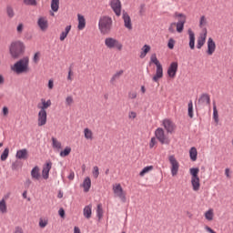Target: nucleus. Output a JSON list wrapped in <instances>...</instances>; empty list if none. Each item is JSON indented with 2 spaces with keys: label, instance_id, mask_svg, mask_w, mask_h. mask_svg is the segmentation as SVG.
<instances>
[{
  "label": "nucleus",
  "instance_id": "obj_34",
  "mask_svg": "<svg viewBox=\"0 0 233 233\" xmlns=\"http://www.w3.org/2000/svg\"><path fill=\"white\" fill-rule=\"evenodd\" d=\"M51 140H52V147H53V148H56V150H60V148H61V142H59L57 140V138H56V137H52Z\"/></svg>",
  "mask_w": 233,
  "mask_h": 233
},
{
  "label": "nucleus",
  "instance_id": "obj_3",
  "mask_svg": "<svg viewBox=\"0 0 233 233\" xmlns=\"http://www.w3.org/2000/svg\"><path fill=\"white\" fill-rule=\"evenodd\" d=\"M29 59L28 57H24L14 64L11 66V70L15 74H26L28 72Z\"/></svg>",
  "mask_w": 233,
  "mask_h": 233
},
{
  "label": "nucleus",
  "instance_id": "obj_12",
  "mask_svg": "<svg viewBox=\"0 0 233 233\" xmlns=\"http://www.w3.org/2000/svg\"><path fill=\"white\" fill-rule=\"evenodd\" d=\"M177 62H172L167 68V76L168 77H176V74H177Z\"/></svg>",
  "mask_w": 233,
  "mask_h": 233
},
{
  "label": "nucleus",
  "instance_id": "obj_29",
  "mask_svg": "<svg viewBox=\"0 0 233 233\" xmlns=\"http://www.w3.org/2000/svg\"><path fill=\"white\" fill-rule=\"evenodd\" d=\"M124 72L125 71H123V70H119L115 75H113V76L110 79L111 85H114V83H116V81H117V79H119V77H121V76H123Z\"/></svg>",
  "mask_w": 233,
  "mask_h": 233
},
{
  "label": "nucleus",
  "instance_id": "obj_6",
  "mask_svg": "<svg viewBox=\"0 0 233 233\" xmlns=\"http://www.w3.org/2000/svg\"><path fill=\"white\" fill-rule=\"evenodd\" d=\"M168 161L171 165V176H177V172H179V162H177V159H176L174 155L168 157Z\"/></svg>",
  "mask_w": 233,
  "mask_h": 233
},
{
  "label": "nucleus",
  "instance_id": "obj_49",
  "mask_svg": "<svg viewBox=\"0 0 233 233\" xmlns=\"http://www.w3.org/2000/svg\"><path fill=\"white\" fill-rule=\"evenodd\" d=\"M205 25H207V18L205 17V15H202L199 20L200 28H203V26H205Z\"/></svg>",
  "mask_w": 233,
  "mask_h": 233
},
{
  "label": "nucleus",
  "instance_id": "obj_56",
  "mask_svg": "<svg viewBox=\"0 0 233 233\" xmlns=\"http://www.w3.org/2000/svg\"><path fill=\"white\" fill-rule=\"evenodd\" d=\"M128 117L129 119H136V117H137V114H136L134 111H131L129 112Z\"/></svg>",
  "mask_w": 233,
  "mask_h": 233
},
{
  "label": "nucleus",
  "instance_id": "obj_47",
  "mask_svg": "<svg viewBox=\"0 0 233 233\" xmlns=\"http://www.w3.org/2000/svg\"><path fill=\"white\" fill-rule=\"evenodd\" d=\"M93 176L95 179H97L99 177V167H97V166H95L93 167Z\"/></svg>",
  "mask_w": 233,
  "mask_h": 233
},
{
  "label": "nucleus",
  "instance_id": "obj_8",
  "mask_svg": "<svg viewBox=\"0 0 233 233\" xmlns=\"http://www.w3.org/2000/svg\"><path fill=\"white\" fill-rule=\"evenodd\" d=\"M113 12L116 14V17L121 15V1L120 0H110L109 3Z\"/></svg>",
  "mask_w": 233,
  "mask_h": 233
},
{
  "label": "nucleus",
  "instance_id": "obj_58",
  "mask_svg": "<svg viewBox=\"0 0 233 233\" xmlns=\"http://www.w3.org/2000/svg\"><path fill=\"white\" fill-rule=\"evenodd\" d=\"M74 177H76V174L74 173V171H71L67 177V178L72 181L74 180Z\"/></svg>",
  "mask_w": 233,
  "mask_h": 233
},
{
  "label": "nucleus",
  "instance_id": "obj_54",
  "mask_svg": "<svg viewBox=\"0 0 233 233\" xmlns=\"http://www.w3.org/2000/svg\"><path fill=\"white\" fill-rule=\"evenodd\" d=\"M155 146H156V137H152L149 142V148H154Z\"/></svg>",
  "mask_w": 233,
  "mask_h": 233
},
{
  "label": "nucleus",
  "instance_id": "obj_18",
  "mask_svg": "<svg viewBox=\"0 0 233 233\" xmlns=\"http://www.w3.org/2000/svg\"><path fill=\"white\" fill-rule=\"evenodd\" d=\"M189 35V48L194 50L196 48V35L192 32V29H188Z\"/></svg>",
  "mask_w": 233,
  "mask_h": 233
},
{
  "label": "nucleus",
  "instance_id": "obj_52",
  "mask_svg": "<svg viewBox=\"0 0 233 233\" xmlns=\"http://www.w3.org/2000/svg\"><path fill=\"white\" fill-rule=\"evenodd\" d=\"M74 103V98L72 96H67L66 98V104L70 106V105H72Z\"/></svg>",
  "mask_w": 233,
  "mask_h": 233
},
{
  "label": "nucleus",
  "instance_id": "obj_33",
  "mask_svg": "<svg viewBox=\"0 0 233 233\" xmlns=\"http://www.w3.org/2000/svg\"><path fill=\"white\" fill-rule=\"evenodd\" d=\"M152 170H154V166H147L140 171L139 176H141V177H143V176H145V174H148V172H150Z\"/></svg>",
  "mask_w": 233,
  "mask_h": 233
},
{
  "label": "nucleus",
  "instance_id": "obj_32",
  "mask_svg": "<svg viewBox=\"0 0 233 233\" xmlns=\"http://www.w3.org/2000/svg\"><path fill=\"white\" fill-rule=\"evenodd\" d=\"M213 119L215 123H219V116L218 114V107L216 106V102L213 103Z\"/></svg>",
  "mask_w": 233,
  "mask_h": 233
},
{
  "label": "nucleus",
  "instance_id": "obj_4",
  "mask_svg": "<svg viewBox=\"0 0 233 233\" xmlns=\"http://www.w3.org/2000/svg\"><path fill=\"white\" fill-rule=\"evenodd\" d=\"M105 46L109 50H118L119 52L123 50V44L114 37H106L105 39Z\"/></svg>",
  "mask_w": 233,
  "mask_h": 233
},
{
  "label": "nucleus",
  "instance_id": "obj_46",
  "mask_svg": "<svg viewBox=\"0 0 233 233\" xmlns=\"http://www.w3.org/2000/svg\"><path fill=\"white\" fill-rule=\"evenodd\" d=\"M25 5H27L28 6H37V1L36 0H24Z\"/></svg>",
  "mask_w": 233,
  "mask_h": 233
},
{
  "label": "nucleus",
  "instance_id": "obj_36",
  "mask_svg": "<svg viewBox=\"0 0 233 233\" xmlns=\"http://www.w3.org/2000/svg\"><path fill=\"white\" fill-rule=\"evenodd\" d=\"M84 136L86 137V139H90L92 140L94 138V134L92 133V130H90L89 128H85L84 129Z\"/></svg>",
  "mask_w": 233,
  "mask_h": 233
},
{
  "label": "nucleus",
  "instance_id": "obj_40",
  "mask_svg": "<svg viewBox=\"0 0 233 233\" xmlns=\"http://www.w3.org/2000/svg\"><path fill=\"white\" fill-rule=\"evenodd\" d=\"M205 218L208 219V221H212V219H214V211L212 209H208L205 213Z\"/></svg>",
  "mask_w": 233,
  "mask_h": 233
},
{
  "label": "nucleus",
  "instance_id": "obj_28",
  "mask_svg": "<svg viewBox=\"0 0 233 233\" xmlns=\"http://www.w3.org/2000/svg\"><path fill=\"white\" fill-rule=\"evenodd\" d=\"M189 157L191 161H197L198 160V149L193 147L189 150Z\"/></svg>",
  "mask_w": 233,
  "mask_h": 233
},
{
  "label": "nucleus",
  "instance_id": "obj_13",
  "mask_svg": "<svg viewBox=\"0 0 233 233\" xmlns=\"http://www.w3.org/2000/svg\"><path fill=\"white\" fill-rule=\"evenodd\" d=\"M50 170H52V162H47L46 165H44L42 170V177L44 179H48L50 176Z\"/></svg>",
  "mask_w": 233,
  "mask_h": 233
},
{
  "label": "nucleus",
  "instance_id": "obj_24",
  "mask_svg": "<svg viewBox=\"0 0 233 233\" xmlns=\"http://www.w3.org/2000/svg\"><path fill=\"white\" fill-rule=\"evenodd\" d=\"M78 17V25L77 28L78 30H83L85 26H86V21L85 20V16L81 15H77Z\"/></svg>",
  "mask_w": 233,
  "mask_h": 233
},
{
  "label": "nucleus",
  "instance_id": "obj_19",
  "mask_svg": "<svg viewBox=\"0 0 233 233\" xmlns=\"http://www.w3.org/2000/svg\"><path fill=\"white\" fill-rule=\"evenodd\" d=\"M163 77V66H157L156 75L153 76V81L157 83Z\"/></svg>",
  "mask_w": 233,
  "mask_h": 233
},
{
  "label": "nucleus",
  "instance_id": "obj_62",
  "mask_svg": "<svg viewBox=\"0 0 233 233\" xmlns=\"http://www.w3.org/2000/svg\"><path fill=\"white\" fill-rule=\"evenodd\" d=\"M14 233H23V228H21V227L15 228Z\"/></svg>",
  "mask_w": 233,
  "mask_h": 233
},
{
  "label": "nucleus",
  "instance_id": "obj_50",
  "mask_svg": "<svg viewBox=\"0 0 233 233\" xmlns=\"http://www.w3.org/2000/svg\"><path fill=\"white\" fill-rule=\"evenodd\" d=\"M72 76H74V72L72 71V67H69L67 81H70V82L74 81V77H72Z\"/></svg>",
  "mask_w": 233,
  "mask_h": 233
},
{
  "label": "nucleus",
  "instance_id": "obj_53",
  "mask_svg": "<svg viewBox=\"0 0 233 233\" xmlns=\"http://www.w3.org/2000/svg\"><path fill=\"white\" fill-rule=\"evenodd\" d=\"M136 97H137V93H136V92H129L128 93V98L129 99H136Z\"/></svg>",
  "mask_w": 233,
  "mask_h": 233
},
{
  "label": "nucleus",
  "instance_id": "obj_44",
  "mask_svg": "<svg viewBox=\"0 0 233 233\" xmlns=\"http://www.w3.org/2000/svg\"><path fill=\"white\" fill-rule=\"evenodd\" d=\"M175 17L178 18V21H184L187 22V15L183 13H175Z\"/></svg>",
  "mask_w": 233,
  "mask_h": 233
},
{
  "label": "nucleus",
  "instance_id": "obj_63",
  "mask_svg": "<svg viewBox=\"0 0 233 233\" xmlns=\"http://www.w3.org/2000/svg\"><path fill=\"white\" fill-rule=\"evenodd\" d=\"M58 214H59L60 218H65V209L60 208L58 210Z\"/></svg>",
  "mask_w": 233,
  "mask_h": 233
},
{
  "label": "nucleus",
  "instance_id": "obj_43",
  "mask_svg": "<svg viewBox=\"0 0 233 233\" xmlns=\"http://www.w3.org/2000/svg\"><path fill=\"white\" fill-rule=\"evenodd\" d=\"M0 212L2 214H6V202L5 201V198L0 201Z\"/></svg>",
  "mask_w": 233,
  "mask_h": 233
},
{
  "label": "nucleus",
  "instance_id": "obj_39",
  "mask_svg": "<svg viewBox=\"0 0 233 233\" xmlns=\"http://www.w3.org/2000/svg\"><path fill=\"white\" fill-rule=\"evenodd\" d=\"M96 218H98V219H103V206H101V204L97 205L96 208Z\"/></svg>",
  "mask_w": 233,
  "mask_h": 233
},
{
  "label": "nucleus",
  "instance_id": "obj_23",
  "mask_svg": "<svg viewBox=\"0 0 233 233\" xmlns=\"http://www.w3.org/2000/svg\"><path fill=\"white\" fill-rule=\"evenodd\" d=\"M31 177L33 179L39 180L41 178V173H39V167L35 166L31 170Z\"/></svg>",
  "mask_w": 233,
  "mask_h": 233
},
{
  "label": "nucleus",
  "instance_id": "obj_31",
  "mask_svg": "<svg viewBox=\"0 0 233 233\" xmlns=\"http://www.w3.org/2000/svg\"><path fill=\"white\" fill-rule=\"evenodd\" d=\"M187 114L191 119L194 117V104L192 103V100H190L187 104Z\"/></svg>",
  "mask_w": 233,
  "mask_h": 233
},
{
  "label": "nucleus",
  "instance_id": "obj_60",
  "mask_svg": "<svg viewBox=\"0 0 233 233\" xmlns=\"http://www.w3.org/2000/svg\"><path fill=\"white\" fill-rule=\"evenodd\" d=\"M23 26H24L23 24H19L17 25L16 30H17L18 34L23 33Z\"/></svg>",
  "mask_w": 233,
  "mask_h": 233
},
{
  "label": "nucleus",
  "instance_id": "obj_9",
  "mask_svg": "<svg viewBox=\"0 0 233 233\" xmlns=\"http://www.w3.org/2000/svg\"><path fill=\"white\" fill-rule=\"evenodd\" d=\"M162 126L164 127L165 130H167V134H172L176 128L174 122L168 118H166L162 121Z\"/></svg>",
  "mask_w": 233,
  "mask_h": 233
},
{
  "label": "nucleus",
  "instance_id": "obj_41",
  "mask_svg": "<svg viewBox=\"0 0 233 233\" xmlns=\"http://www.w3.org/2000/svg\"><path fill=\"white\" fill-rule=\"evenodd\" d=\"M8 154H10V149L6 147L0 157L1 161H6V159H8Z\"/></svg>",
  "mask_w": 233,
  "mask_h": 233
},
{
  "label": "nucleus",
  "instance_id": "obj_35",
  "mask_svg": "<svg viewBox=\"0 0 233 233\" xmlns=\"http://www.w3.org/2000/svg\"><path fill=\"white\" fill-rule=\"evenodd\" d=\"M189 174H191V178L199 177V176H198V174H199V168H198V167H191L189 169Z\"/></svg>",
  "mask_w": 233,
  "mask_h": 233
},
{
  "label": "nucleus",
  "instance_id": "obj_42",
  "mask_svg": "<svg viewBox=\"0 0 233 233\" xmlns=\"http://www.w3.org/2000/svg\"><path fill=\"white\" fill-rule=\"evenodd\" d=\"M70 152H72V148L70 147H66L63 151L60 152V157H66V156H69Z\"/></svg>",
  "mask_w": 233,
  "mask_h": 233
},
{
  "label": "nucleus",
  "instance_id": "obj_55",
  "mask_svg": "<svg viewBox=\"0 0 233 233\" xmlns=\"http://www.w3.org/2000/svg\"><path fill=\"white\" fill-rule=\"evenodd\" d=\"M142 50H143V52H144L145 54H148V52H150V46L145 45V46H143Z\"/></svg>",
  "mask_w": 233,
  "mask_h": 233
},
{
  "label": "nucleus",
  "instance_id": "obj_15",
  "mask_svg": "<svg viewBox=\"0 0 233 233\" xmlns=\"http://www.w3.org/2000/svg\"><path fill=\"white\" fill-rule=\"evenodd\" d=\"M41 103L42 106L41 104L37 105V108H39L41 112H46V108L52 106V101L50 99L46 101L45 98H42Z\"/></svg>",
  "mask_w": 233,
  "mask_h": 233
},
{
  "label": "nucleus",
  "instance_id": "obj_51",
  "mask_svg": "<svg viewBox=\"0 0 233 233\" xmlns=\"http://www.w3.org/2000/svg\"><path fill=\"white\" fill-rule=\"evenodd\" d=\"M48 225V221L43 220V218H40L39 220V227L40 228H45Z\"/></svg>",
  "mask_w": 233,
  "mask_h": 233
},
{
  "label": "nucleus",
  "instance_id": "obj_27",
  "mask_svg": "<svg viewBox=\"0 0 233 233\" xmlns=\"http://www.w3.org/2000/svg\"><path fill=\"white\" fill-rule=\"evenodd\" d=\"M83 214L86 218V219H90L92 218V206H86L84 208Z\"/></svg>",
  "mask_w": 233,
  "mask_h": 233
},
{
  "label": "nucleus",
  "instance_id": "obj_10",
  "mask_svg": "<svg viewBox=\"0 0 233 233\" xmlns=\"http://www.w3.org/2000/svg\"><path fill=\"white\" fill-rule=\"evenodd\" d=\"M37 25L42 32L48 30V19L46 16H40L37 20Z\"/></svg>",
  "mask_w": 233,
  "mask_h": 233
},
{
  "label": "nucleus",
  "instance_id": "obj_48",
  "mask_svg": "<svg viewBox=\"0 0 233 233\" xmlns=\"http://www.w3.org/2000/svg\"><path fill=\"white\" fill-rule=\"evenodd\" d=\"M174 45H176V40H174L173 38H170L167 43V46L169 50H174Z\"/></svg>",
  "mask_w": 233,
  "mask_h": 233
},
{
  "label": "nucleus",
  "instance_id": "obj_45",
  "mask_svg": "<svg viewBox=\"0 0 233 233\" xmlns=\"http://www.w3.org/2000/svg\"><path fill=\"white\" fill-rule=\"evenodd\" d=\"M150 61L151 63H154L156 66H161V63H159V60H157V56H156V54L151 55Z\"/></svg>",
  "mask_w": 233,
  "mask_h": 233
},
{
  "label": "nucleus",
  "instance_id": "obj_30",
  "mask_svg": "<svg viewBox=\"0 0 233 233\" xmlns=\"http://www.w3.org/2000/svg\"><path fill=\"white\" fill-rule=\"evenodd\" d=\"M185 23L184 21H177V23H175L176 26H177V32L178 34H181L183 32V30L185 29Z\"/></svg>",
  "mask_w": 233,
  "mask_h": 233
},
{
  "label": "nucleus",
  "instance_id": "obj_26",
  "mask_svg": "<svg viewBox=\"0 0 233 233\" xmlns=\"http://www.w3.org/2000/svg\"><path fill=\"white\" fill-rule=\"evenodd\" d=\"M191 185L193 187V190L198 192V190H199V187H201V184L199 183V177L191 178Z\"/></svg>",
  "mask_w": 233,
  "mask_h": 233
},
{
  "label": "nucleus",
  "instance_id": "obj_5",
  "mask_svg": "<svg viewBox=\"0 0 233 233\" xmlns=\"http://www.w3.org/2000/svg\"><path fill=\"white\" fill-rule=\"evenodd\" d=\"M155 136L161 145H168L170 143V140H168V137L165 135V130L162 127L156 129Z\"/></svg>",
  "mask_w": 233,
  "mask_h": 233
},
{
  "label": "nucleus",
  "instance_id": "obj_38",
  "mask_svg": "<svg viewBox=\"0 0 233 233\" xmlns=\"http://www.w3.org/2000/svg\"><path fill=\"white\" fill-rule=\"evenodd\" d=\"M6 14L10 19H12V17L15 15V13L14 12V7H12V5L6 6Z\"/></svg>",
  "mask_w": 233,
  "mask_h": 233
},
{
  "label": "nucleus",
  "instance_id": "obj_25",
  "mask_svg": "<svg viewBox=\"0 0 233 233\" xmlns=\"http://www.w3.org/2000/svg\"><path fill=\"white\" fill-rule=\"evenodd\" d=\"M72 30V25H66L65 31L60 34V41H65Z\"/></svg>",
  "mask_w": 233,
  "mask_h": 233
},
{
  "label": "nucleus",
  "instance_id": "obj_22",
  "mask_svg": "<svg viewBox=\"0 0 233 233\" xmlns=\"http://www.w3.org/2000/svg\"><path fill=\"white\" fill-rule=\"evenodd\" d=\"M82 187L84 188V192H89L90 187H92V180H90V177H86L83 181Z\"/></svg>",
  "mask_w": 233,
  "mask_h": 233
},
{
  "label": "nucleus",
  "instance_id": "obj_16",
  "mask_svg": "<svg viewBox=\"0 0 233 233\" xmlns=\"http://www.w3.org/2000/svg\"><path fill=\"white\" fill-rule=\"evenodd\" d=\"M46 125V111L38 112V127H45Z\"/></svg>",
  "mask_w": 233,
  "mask_h": 233
},
{
  "label": "nucleus",
  "instance_id": "obj_59",
  "mask_svg": "<svg viewBox=\"0 0 233 233\" xmlns=\"http://www.w3.org/2000/svg\"><path fill=\"white\" fill-rule=\"evenodd\" d=\"M33 61L35 63H37L39 61V52L35 53L33 58Z\"/></svg>",
  "mask_w": 233,
  "mask_h": 233
},
{
  "label": "nucleus",
  "instance_id": "obj_61",
  "mask_svg": "<svg viewBox=\"0 0 233 233\" xmlns=\"http://www.w3.org/2000/svg\"><path fill=\"white\" fill-rule=\"evenodd\" d=\"M139 14L142 15V14H145V4L140 5Z\"/></svg>",
  "mask_w": 233,
  "mask_h": 233
},
{
  "label": "nucleus",
  "instance_id": "obj_20",
  "mask_svg": "<svg viewBox=\"0 0 233 233\" xmlns=\"http://www.w3.org/2000/svg\"><path fill=\"white\" fill-rule=\"evenodd\" d=\"M17 159H28V150L26 148L20 149L16 152Z\"/></svg>",
  "mask_w": 233,
  "mask_h": 233
},
{
  "label": "nucleus",
  "instance_id": "obj_17",
  "mask_svg": "<svg viewBox=\"0 0 233 233\" xmlns=\"http://www.w3.org/2000/svg\"><path fill=\"white\" fill-rule=\"evenodd\" d=\"M206 41H207V32L204 34H201L198 36V38L197 40V48L198 50H201V48H203V46L205 45Z\"/></svg>",
  "mask_w": 233,
  "mask_h": 233
},
{
  "label": "nucleus",
  "instance_id": "obj_7",
  "mask_svg": "<svg viewBox=\"0 0 233 233\" xmlns=\"http://www.w3.org/2000/svg\"><path fill=\"white\" fill-rule=\"evenodd\" d=\"M113 192L116 196V198H119L122 203H127V195H125L121 184H116V186H113Z\"/></svg>",
  "mask_w": 233,
  "mask_h": 233
},
{
  "label": "nucleus",
  "instance_id": "obj_2",
  "mask_svg": "<svg viewBox=\"0 0 233 233\" xmlns=\"http://www.w3.org/2000/svg\"><path fill=\"white\" fill-rule=\"evenodd\" d=\"M112 17L101 16L98 22V28L103 35L110 34L112 31Z\"/></svg>",
  "mask_w": 233,
  "mask_h": 233
},
{
  "label": "nucleus",
  "instance_id": "obj_57",
  "mask_svg": "<svg viewBox=\"0 0 233 233\" xmlns=\"http://www.w3.org/2000/svg\"><path fill=\"white\" fill-rule=\"evenodd\" d=\"M17 168H19V162H13L12 170H17Z\"/></svg>",
  "mask_w": 233,
  "mask_h": 233
},
{
  "label": "nucleus",
  "instance_id": "obj_1",
  "mask_svg": "<svg viewBox=\"0 0 233 233\" xmlns=\"http://www.w3.org/2000/svg\"><path fill=\"white\" fill-rule=\"evenodd\" d=\"M9 53L13 59H19L25 54V44L21 41H14L9 46Z\"/></svg>",
  "mask_w": 233,
  "mask_h": 233
},
{
  "label": "nucleus",
  "instance_id": "obj_11",
  "mask_svg": "<svg viewBox=\"0 0 233 233\" xmlns=\"http://www.w3.org/2000/svg\"><path fill=\"white\" fill-rule=\"evenodd\" d=\"M122 19L124 21V26L127 28V30H132V19L128 13L123 11Z\"/></svg>",
  "mask_w": 233,
  "mask_h": 233
},
{
  "label": "nucleus",
  "instance_id": "obj_64",
  "mask_svg": "<svg viewBox=\"0 0 233 233\" xmlns=\"http://www.w3.org/2000/svg\"><path fill=\"white\" fill-rule=\"evenodd\" d=\"M206 230H207V232H209V233H217L216 231H214V229H212V228H210L208 226L206 227Z\"/></svg>",
  "mask_w": 233,
  "mask_h": 233
},
{
  "label": "nucleus",
  "instance_id": "obj_14",
  "mask_svg": "<svg viewBox=\"0 0 233 233\" xmlns=\"http://www.w3.org/2000/svg\"><path fill=\"white\" fill-rule=\"evenodd\" d=\"M216 52V42H214V39L209 37L208 39V50L207 54L208 56H212Z\"/></svg>",
  "mask_w": 233,
  "mask_h": 233
},
{
  "label": "nucleus",
  "instance_id": "obj_37",
  "mask_svg": "<svg viewBox=\"0 0 233 233\" xmlns=\"http://www.w3.org/2000/svg\"><path fill=\"white\" fill-rule=\"evenodd\" d=\"M51 9L53 12H57V10H59V0L51 1Z\"/></svg>",
  "mask_w": 233,
  "mask_h": 233
},
{
  "label": "nucleus",
  "instance_id": "obj_21",
  "mask_svg": "<svg viewBox=\"0 0 233 233\" xmlns=\"http://www.w3.org/2000/svg\"><path fill=\"white\" fill-rule=\"evenodd\" d=\"M198 103H200V105H210V96H208V94L205 93L202 94L201 96L198 99Z\"/></svg>",
  "mask_w": 233,
  "mask_h": 233
}]
</instances>
